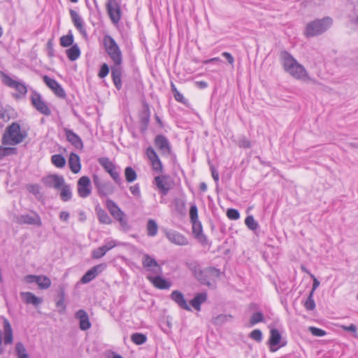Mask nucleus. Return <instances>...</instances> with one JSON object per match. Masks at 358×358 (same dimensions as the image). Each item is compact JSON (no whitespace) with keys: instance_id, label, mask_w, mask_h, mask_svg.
<instances>
[{"instance_id":"f257e3e1","label":"nucleus","mask_w":358,"mask_h":358,"mask_svg":"<svg viewBox=\"0 0 358 358\" xmlns=\"http://www.w3.org/2000/svg\"><path fill=\"white\" fill-rule=\"evenodd\" d=\"M103 44L106 52L113 62L110 69L113 83L117 90H120L122 88L121 78L123 72L122 51L115 39L110 35L103 36Z\"/></svg>"},{"instance_id":"f03ea898","label":"nucleus","mask_w":358,"mask_h":358,"mask_svg":"<svg viewBox=\"0 0 358 358\" xmlns=\"http://www.w3.org/2000/svg\"><path fill=\"white\" fill-rule=\"evenodd\" d=\"M280 56L285 72L296 80H308L310 79L304 66L299 64L288 52L282 51Z\"/></svg>"},{"instance_id":"7ed1b4c3","label":"nucleus","mask_w":358,"mask_h":358,"mask_svg":"<svg viewBox=\"0 0 358 358\" xmlns=\"http://www.w3.org/2000/svg\"><path fill=\"white\" fill-rule=\"evenodd\" d=\"M26 136L25 132L21 131L20 125L13 122L6 129L1 138V143L3 145L14 146L22 143Z\"/></svg>"},{"instance_id":"20e7f679","label":"nucleus","mask_w":358,"mask_h":358,"mask_svg":"<svg viewBox=\"0 0 358 358\" xmlns=\"http://www.w3.org/2000/svg\"><path fill=\"white\" fill-rule=\"evenodd\" d=\"M332 24L330 17L314 20L308 23L306 27L304 34L306 37H314L325 32Z\"/></svg>"},{"instance_id":"39448f33","label":"nucleus","mask_w":358,"mask_h":358,"mask_svg":"<svg viewBox=\"0 0 358 358\" xmlns=\"http://www.w3.org/2000/svg\"><path fill=\"white\" fill-rule=\"evenodd\" d=\"M106 207L110 215L119 222L122 227H127V220L125 213L119 208V206L111 199H107L106 202Z\"/></svg>"},{"instance_id":"423d86ee","label":"nucleus","mask_w":358,"mask_h":358,"mask_svg":"<svg viewBox=\"0 0 358 358\" xmlns=\"http://www.w3.org/2000/svg\"><path fill=\"white\" fill-rule=\"evenodd\" d=\"M106 10L110 19L114 24H117L121 19L120 6L117 0H108Z\"/></svg>"},{"instance_id":"0eeeda50","label":"nucleus","mask_w":358,"mask_h":358,"mask_svg":"<svg viewBox=\"0 0 358 358\" xmlns=\"http://www.w3.org/2000/svg\"><path fill=\"white\" fill-rule=\"evenodd\" d=\"M31 103L34 107L41 113L49 116L51 115V110L43 100L40 94L36 92H34L31 96Z\"/></svg>"},{"instance_id":"6e6552de","label":"nucleus","mask_w":358,"mask_h":358,"mask_svg":"<svg viewBox=\"0 0 358 358\" xmlns=\"http://www.w3.org/2000/svg\"><path fill=\"white\" fill-rule=\"evenodd\" d=\"M93 182L100 196H107L113 192L112 185L108 182L103 181L98 176H93Z\"/></svg>"},{"instance_id":"1a4fd4ad","label":"nucleus","mask_w":358,"mask_h":358,"mask_svg":"<svg viewBox=\"0 0 358 358\" xmlns=\"http://www.w3.org/2000/svg\"><path fill=\"white\" fill-rule=\"evenodd\" d=\"M77 191L81 198H86L91 194V181L88 176H84L79 178L77 184Z\"/></svg>"},{"instance_id":"9d476101","label":"nucleus","mask_w":358,"mask_h":358,"mask_svg":"<svg viewBox=\"0 0 358 358\" xmlns=\"http://www.w3.org/2000/svg\"><path fill=\"white\" fill-rule=\"evenodd\" d=\"M43 80L57 96L62 99L66 98V94L64 90L56 80L45 75L43 77Z\"/></svg>"},{"instance_id":"9b49d317","label":"nucleus","mask_w":358,"mask_h":358,"mask_svg":"<svg viewBox=\"0 0 358 358\" xmlns=\"http://www.w3.org/2000/svg\"><path fill=\"white\" fill-rule=\"evenodd\" d=\"M155 184L163 195H166L172 188V182L167 175L156 176L154 179Z\"/></svg>"},{"instance_id":"f8f14e48","label":"nucleus","mask_w":358,"mask_h":358,"mask_svg":"<svg viewBox=\"0 0 358 358\" xmlns=\"http://www.w3.org/2000/svg\"><path fill=\"white\" fill-rule=\"evenodd\" d=\"M145 154L151 163L153 171L157 173H162L163 172V165L153 148L148 147L146 149Z\"/></svg>"},{"instance_id":"ddd939ff","label":"nucleus","mask_w":358,"mask_h":358,"mask_svg":"<svg viewBox=\"0 0 358 358\" xmlns=\"http://www.w3.org/2000/svg\"><path fill=\"white\" fill-rule=\"evenodd\" d=\"M2 78V82L6 85L15 89L20 94L24 95L27 92V87L24 84L13 80L9 76L3 72L0 73Z\"/></svg>"},{"instance_id":"4468645a","label":"nucleus","mask_w":358,"mask_h":358,"mask_svg":"<svg viewBox=\"0 0 358 358\" xmlns=\"http://www.w3.org/2000/svg\"><path fill=\"white\" fill-rule=\"evenodd\" d=\"M142 264L143 267L146 268L148 271H150L155 274L162 275V267L158 264L154 258L151 257L148 254H145L143 255Z\"/></svg>"},{"instance_id":"2eb2a0df","label":"nucleus","mask_w":358,"mask_h":358,"mask_svg":"<svg viewBox=\"0 0 358 358\" xmlns=\"http://www.w3.org/2000/svg\"><path fill=\"white\" fill-rule=\"evenodd\" d=\"M64 178L59 175H50L43 178V184L48 187H53L56 189L64 185Z\"/></svg>"},{"instance_id":"dca6fc26","label":"nucleus","mask_w":358,"mask_h":358,"mask_svg":"<svg viewBox=\"0 0 358 358\" xmlns=\"http://www.w3.org/2000/svg\"><path fill=\"white\" fill-rule=\"evenodd\" d=\"M155 145L162 155H169L171 149L168 139L163 135H157L155 138Z\"/></svg>"},{"instance_id":"f3484780","label":"nucleus","mask_w":358,"mask_h":358,"mask_svg":"<svg viewBox=\"0 0 358 358\" xmlns=\"http://www.w3.org/2000/svg\"><path fill=\"white\" fill-rule=\"evenodd\" d=\"M105 264H101L96 265L86 272V273L82 277L81 282L83 283H87L94 279L100 273H101L106 268Z\"/></svg>"},{"instance_id":"a211bd4d","label":"nucleus","mask_w":358,"mask_h":358,"mask_svg":"<svg viewBox=\"0 0 358 358\" xmlns=\"http://www.w3.org/2000/svg\"><path fill=\"white\" fill-rule=\"evenodd\" d=\"M19 224H27L40 227L42 224L40 216L34 213L32 215H22L17 218Z\"/></svg>"},{"instance_id":"6ab92c4d","label":"nucleus","mask_w":358,"mask_h":358,"mask_svg":"<svg viewBox=\"0 0 358 358\" xmlns=\"http://www.w3.org/2000/svg\"><path fill=\"white\" fill-rule=\"evenodd\" d=\"M166 236L170 242L176 245H187L189 243L185 236L176 231L171 230L166 231Z\"/></svg>"},{"instance_id":"aec40b11","label":"nucleus","mask_w":358,"mask_h":358,"mask_svg":"<svg viewBox=\"0 0 358 358\" xmlns=\"http://www.w3.org/2000/svg\"><path fill=\"white\" fill-rule=\"evenodd\" d=\"M192 233L198 241L203 245L208 243L207 237L203 234L202 225L199 221L192 222Z\"/></svg>"},{"instance_id":"412c9836","label":"nucleus","mask_w":358,"mask_h":358,"mask_svg":"<svg viewBox=\"0 0 358 358\" xmlns=\"http://www.w3.org/2000/svg\"><path fill=\"white\" fill-rule=\"evenodd\" d=\"M171 299L181 308L190 311L191 308L187 304L182 293L178 290L173 291L170 296Z\"/></svg>"},{"instance_id":"4be33fe9","label":"nucleus","mask_w":358,"mask_h":358,"mask_svg":"<svg viewBox=\"0 0 358 358\" xmlns=\"http://www.w3.org/2000/svg\"><path fill=\"white\" fill-rule=\"evenodd\" d=\"M64 133L68 141H69L72 145H73L78 150L83 149V143L82 139L78 135L69 129H64Z\"/></svg>"},{"instance_id":"5701e85b","label":"nucleus","mask_w":358,"mask_h":358,"mask_svg":"<svg viewBox=\"0 0 358 358\" xmlns=\"http://www.w3.org/2000/svg\"><path fill=\"white\" fill-rule=\"evenodd\" d=\"M75 317L79 320V327L83 331L89 329L91 327V323L87 313L84 310H79L76 313Z\"/></svg>"},{"instance_id":"b1692460","label":"nucleus","mask_w":358,"mask_h":358,"mask_svg":"<svg viewBox=\"0 0 358 358\" xmlns=\"http://www.w3.org/2000/svg\"><path fill=\"white\" fill-rule=\"evenodd\" d=\"M147 278L155 287L160 289H167L171 286V282L163 278L161 275L155 277L149 275Z\"/></svg>"},{"instance_id":"393cba45","label":"nucleus","mask_w":358,"mask_h":358,"mask_svg":"<svg viewBox=\"0 0 358 358\" xmlns=\"http://www.w3.org/2000/svg\"><path fill=\"white\" fill-rule=\"evenodd\" d=\"M70 15L74 26L84 37H87V34L84 27L83 19L80 17L78 13L73 10H70Z\"/></svg>"},{"instance_id":"a878e982","label":"nucleus","mask_w":358,"mask_h":358,"mask_svg":"<svg viewBox=\"0 0 358 358\" xmlns=\"http://www.w3.org/2000/svg\"><path fill=\"white\" fill-rule=\"evenodd\" d=\"M3 342L5 345H10L13 341V332L8 319L3 317Z\"/></svg>"},{"instance_id":"bb28decb","label":"nucleus","mask_w":358,"mask_h":358,"mask_svg":"<svg viewBox=\"0 0 358 358\" xmlns=\"http://www.w3.org/2000/svg\"><path fill=\"white\" fill-rule=\"evenodd\" d=\"M20 295L24 302L27 304H32L35 306H37L43 301L41 298L37 297L30 292H21Z\"/></svg>"},{"instance_id":"cd10ccee","label":"nucleus","mask_w":358,"mask_h":358,"mask_svg":"<svg viewBox=\"0 0 358 358\" xmlns=\"http://www.w3.org/2000/svg\"><path fill=\"white\" fill-rule=\"evenodd\" d=\"M69 166L73 173H78L81 169L80 157L76 153H71L69 159Z\"/></svg>"},{"instance_id":"c85d7f7f","label":"nucleus","mask_w":358,"mask_h":358,"mask_svg":"<svg viewBox=\"0 0 358 358\" xmlns=\"http://www.w3.org/2000/svg\"><path fill=\"white\" fill-rule=\"evenodd\" d=\"M281 340V335L279 331L276 329H272L270 331V338H269V345H270V350L271 352H275L278 348H274L275 345H278Z\"/></svg>"},{"instance_id":"c756f323","label":"nucleus","mask_w":358,"mask_h":358,"mask_svg":"<svg viewBox=\"0 0 358 358\" xmlns=\"http://www.w3.org/2000/svg\"><path fill=\"white\" fill-rule=\"evenodd\" d=\"M29 278H35L36 282L41 289H46L51 285V281L50 278L45 275H29Z\"/></svg>"},{"instance_id":"7c9ffc66","label":"nucleus","mask_w":358,"mask_h":358,"mask_svg":"<svg viewBox=\"0 0 358 358\" xmlns=\"http://www.w3.org/2000/svg\"><path fill=\"white\" fill-rule=\"evenodd\" d=\"M207 299V294L206 293L196 294L194 297L190 301L191 306L199 311L201 310V305Z\"/></svg>"},{"instance_id":"2f4dec72","label":"nucleus","mask_w":358,"mask_h":358,"mask_svg":"<svg viewBox=\"0 0 358 358\" xmlns=\"http://www.w3.org/2000/svg\"><path fill=\"white\" fill-rule=\"evenodd\" d=\"M95 211L99 222L104 224H110L112 223L111 218L109 217L107 213L99 206H96L95 207Z\"/></svg>"},{"instance_id":"473e14b6","label":"nucleus","mask_w":358,"mask_h":358,"mask_svg":"<svg viewBox=\"0 0 358 358\" xmlns=\"http://www.w3.org/2000/svg\"><path fill=\"white\" fill-rule=\"evenodd\" d=\"M203 272L207 273L210 275L217 278L220 274V270L214 268V267H210L205 270V271H200L199 274L196 275V278L203 283V284H208L209 285V282L206 280V279L203 278L201 275H203Z\"/></svg>"},{"instance_id":"72a5a7b5","label":"nucleus","mask_w":358,"mask_h":358,"mask_svg":"<svg viewBox=\"0 0 358 358\" xmlns=\"http://www.w3.org/2000/svg\"><path fill=\"white\" fill-rule=\"evenodd\" d=\"M59 189L60 190V197L62 201H68L71 199L72 192L69 185H67L64 182V185H62Z\"/></svg>"},{"instance_id":"f704fd0d","label":"nucleus","mask_w":358,"mask_h":358,"mask_svg":"<svg viewBox=\"0 0 358 358\" xmlns=\"http://www.w3.org/2000/svg\"><path fill=\"white\" fill-rule=\"evenodd\" d=\"M80 55V51L77 44L73 45L69 49L66 50V55L71 61L76 60Z\"/></svg>"},{"instance_id":"c9c22d12","label":"nucleus","mask_w":358,"mask_h":358,"mask_svg":"<svg viewBox=\"0 0 358 358\" xmlns=\"http://www.w3.org/2000/svg\"><path fill=\"white\" fill-rule=\"evenodd\" d=\"M17 150L14 147H3L0 145V161L5 157L17 155Z\"/></svg>"},{"instance_id":"e433bc0d","label":"nucleus","mask_w":358,"mask_h":358,"mask_svg":"<svg viewBox=\"0 0 358 358\" xmlns=\"http://www.w3.org/2000/svg\"><path fill=\"white\" fill-rule=\"evenodd\" d=\"M15 351L17 358H29L27 349L21 342L16 343Z\"/></svg>"},{"instance_id":"4c0bfd02","label":"nucleus","mask_w":358,"mask_h":358,"mask_svg":"<svg viewBox=\"0 0 358 358\" xmlns=\"http://www.w3.org/2000/svg\"><path fill=\"white\" fill-rule=\"evenodd\" d=\"M147 231L149 236H155L158 231V225L155 220L150 219L147 223Z\"/></svg>"},{"instance_id":"58836bf2","label":"nucleus","mask_w":358,"mask_h":358,"mask_svg":"<svg viewBox=\"0 0 358 358\" xmlns=\"http://www.w3.org/2000/svg\"><path fill=\"white\" fill-rule=\"evenodd\" d=\"M51 162L57 168H63L66 165V159L62 155H53Z\"/></svg>"},{"instance_id":"ea45409f","label":"nucleus","mask_w":358,"mask_h":358,"mask_svg":"<svg viewBox=\"0 0 358 358\" xmlns=\"http://www.w3.org/2000/svg\"><path fill=\"white\" fill-rule=\"evenodd\" d=\"M106 172L110 176V177L117 184L120 185L121 183L122 180L120 176V171L116 166H114V168L110 169Z\"/></svg>"},{"instance_id":"a19ab883","label":"nucleus","mask_w":358,"mask_h":358,"mask_svg":"<svg viewBox=\"0 0 358 358\" xmlns=\"http://www.w3.org/2000/svg\"><path fill=\"white\" fill-rule=\"evenodd\" d=\"M98 162L106 171L111 168H114V166H115V164L108 157H100L98 159Z\"/></svg>"},{"instance_id":"79ce46f5","label":"nucleus","mask_w":358,"mask_h":358,"mask_svg":"<svg viewBox=\"0 0 358 358\" xmlns=\"http://www.w3.org/2000/svg\"><path fill=\"white\" fill-rule=\"evenodd\" d=\"M124 175H125L126 180L128 182H131L134 181L137 178L136 171L131 166H128L125 169Z\"/></svg>"},{"instance_id":"37998d69","label":"nucleus","mask_w":358,"mask_h":358,"mask_svg":"<svg viewBox=\"0 0 358 358\" xmlns=\"http://www.w3.org/2000/svg\"><path fill=\"white\" fill-rule=\"evenodd\" d=\"M131 339L135 344L142 345L146 342L147 337L143 334L134 333L131 335Z\"/></svg>"},{"instance_id":"c03bdc74","label":"nucleus","mask_w":358,"mask_h":358,"mask_svg":"<svg viewBox=\"0 0 358 358\" xmlns=\"http://www.w3.org/2000/svg\"><path fill=\"white\" fill-rule=\"evenodd\" d=\"M73 43V36L70 33L67 35L62 36L60 38V45L63 47L71 46Z\"/></svg>"},{"instance_id":"a18cd8bd","label":"nucleus","mask_w":358,"mask_h":358,"mask_svg":"<svg viewBox=\"0 0 358 358\" xmlns=\"http://www.w3.org/2000/svg\"><path fill=\"white\" fill-rule=\"evenodd\" d=\"M107 252L108 250L106 249V248L102 245L92 251V257L96 259H100L103 257Z\"/></svg>"},{"instance_id":"49530a36","label":"nucleus","mask_w":358,"mask_h":358,"mask_svg":"<svg viewBox=\"0 0 358 358\" xmlns=\"http://www.w3.org/2000/svg\"><path fill=\"white\" fill-rule=\"evenodd\" d=\"M245 225L251 230H256L259 224L252 215H248L245 220Z\"/></svg>"},{"instance_id":"de8ad7c7","label":"nucleus","mask_w":358,"mask_h":358,"mask_svg":"<svg viewBox=\"0 0 358 358\" xmlns=\"http://www.w3.org/2000/svg\"><path fill=\"white\" fill-rule=\"evenodd\" d=\"M313 295L314 294H313V292H310L308 299L304 303V307L308 310H313L315 308V303L313 299Z\"/></svg>"},{"instance_id":"09e8293b","label":"nucleus","mask_w":358,"mask_h":358,"mask_svg":"<svg viewBox=\"0 0 358 358\" xmlns=\"http://www.w3.org/2000/svg\"><path fill=\"white\" fill-rule=\"evenodd\" d=\"M231 318L232 316L230 315H220L214 318V323L218 325H221Z\"/></svg>"},{"instance_id":"8fccbe9b","label":"nucleus","mask_w":358,"mask_h":358,"mask_svg":"<svg viewBox=\"0 0 358 358\" xmlns=\"http://www.w3.org/2000/svg\"><path fill=\"white\" fill-rule=\"evenodd\" d=\"M264 320V315L260 312H257L252 314L250 318V324L251 325H254L258 322H262Z\"/></svg>"},{"instance_id":"3c124183","label":"nucleus","mask_w":358,"mask_h":358,"mask_svg":"<svg viewBox=\"0 0 358 358\" xmlns=\"http://www.w3.org/2000/svg\"><path fill=\"white\" fill-rule=\"evenodd\" d=\"M227 216L230 220H236L240 217V213L236 209L229 208L227 211Z\"/></svg>"},{"instance_id":"603ef678","label":"nucleus","mask_w":358,"mask_h":358,"mask_svg":"<svg viewBox=\"0 0 358 358\" xmlns=\"http://www.w3.org/2000/svg\"><path fill=\"white\" fill-rule=\"evenodd\" d=\"M110 71V68L108 65L106 63L103 64L101 66L100 71L98 73V76L100 78H103L106 77Z\"/></svg>"},{"instance_id":"864d4df0","label":"nucleus","mask_w":358,"mask_h":358,"mask_svg":"<svg viewBox=\"0 0 358 358\" xmlns=\"http://www.w3.org/2000/svg\"><path fill=\"white\" fill-rule=\"evenodd\" d=\"M189 217L191 222H196L198 220V210L196 205H192L189 209Z\"/></svg>"},{"instance_id":"5fc2aeb1","label":"nucleus","mask_w":358,"mask_h":358,"mask_svg":"<svg viewBox=\"0 0 358 358\" xmlns=\"http://www.w3.org/2000/svg\"><path fill=\"white\" fill-rule=\"evenodd\" d=\"M57 306L61 308L62 309L59 310L60 313H64L66 310V305L64 303V291L61 292V299L57 301Z\"/></svg>"},{"instance_id":"6e6d98bb","label":"nucleus","mask_w":358,"mask_h":358,"mask_svg":"<svg viewBox=\"0 0 358 358\" xmlns=\"http://www.w3.org/2000/svg\"><path fill=\"white\" fill-rule=\"evenodd\" d=\"M250 336L251 338L257 342H260L262 340V333L259 329L253 330L250 333Z\"/></svg>"},{"instance_id":"4d7b16f0","label":"nucleus","mask_w":358,"mask_h":358,"mask_svg":"<svg viewBox=\"0 0 358 358\" xmlns=\"http://www.w3.org/2000/svg\"><path fill=\"white\" fill-rule=\"evenodd\" d=\"M309 330L311 332V334L315 336H324V335H326L325 331L317 327H310L309 328Z\"/></svg>"},{"instance_id":"13d9d810","label":"nucleus","mask_w":358,"mask_h":358,"mask_svg":"<svg viewBox=\"0 0 358 358\" xmlns=\"http://www.w3.org/2000/svg\"><path fill=\"white\" fill-rule=\"evenodd\" d=\"M238 146L243 148H250L251 146L250 142L245 137H242L238 141Z\"/></svg>"},{"instance_id":"bf43d9fd","label":"nucleus","mask_w":358,"mask_h":358,"mask_svg":"<svg viewBox=\"0 0 358 358\" xmlns=\"http://www.w3.org/2000/svg\"><path fill=\"white\" fill-rule=\"evenodd\" d=\"M129 190L134 196L138 198L141 197V190L138 184H135L134 185L131 186L129 187Z\"/></svg>"},{"instance_id":"052dcab7","label":"nucleus","mask_w":358,"mask_h":358,"mask_svg":"<svg viewBox=\"0 0 358 358\" xmlns=\"http://www.w3.org/2000/svg\"><path fill=\"white\" fill-rule=\"evenodd\" d=\"M27 188L31 193L35 195L40 192L39 186L38 185H29Z\"/></svg>"},{"instance_id":"680f3d73","label":"nucleus","mask_w":358,"mask_h":358,"mask_svg":"<svg viewBox=\"0 0 358 358\" xmlns=\"http://www.w3.org/2000/svg\"><path fill=\"white\" fill-rule=\"evenodd\" d=\"M222 55L227 59V60L228 61V62L230 64H231V65L234 64V59L233 56L229 52H224L222 53Z\"/></svg>"},{"instance_id":"e2e57ef3","label":"nucleus","mask_w":358,"mask_h":358,"mask_svg":"<svg viewBox=\"0 0 358 358\" xmlns=\"http://www.w3.org/2000/svg\"><path fill=\"white\" fill-rule=\"evenodd\" d=\"M311 277L313 278V287L310 292H313V294H314V292L315 289L319 287L320 282L319 280L312 274H310Z\"/></svg>"},{"instance_id":"0e129e2a","label":"nucleus","mask_w":358,"mask_h":358,"mask_svg":"<svg viewBox=\"0 0 358 358\" xmlns=\"http://www.w3.org/2000/svg\"><path fill=\"white\" fill-rule=\"evenodd\" d=\"M211 174L212 177L214 179L215 182H217L219 180V173L215 169V167L211 166L210 167Z\"/></svg>"},{"instance_id":"69168bd1","label":"nucleus","mask_w":358,"mask_h":358,"mask_svg":"<svg viewBox=\"0 0 358 358\" xmlns=\"http://www.w3.org/2000/svg\"><path fill=\"white\" fill-rule=\"evenodd\" d=\"M174 97H175L176 101H178L179 102H181V103H185V97L179 92H175Z\"/></svg>"},{"instance_id":"338daca9","label":"nucleus","mask_w":358,"mask_h":358,"mask_svg":"<svg viewBox=\"0 0 358 358\" xmlns=\"http://www.w3.org/2000/svg\"><path fill=\"white\" fill-rule=\"evenodd\" d=\"M103 246L106 248V249L109 251L110 250L113 249L116 246V243L114 241H109L107 243H106Z\"/></svg>"},{"instance_id":"774afa93","label":"nucleus","mask_w":358,"mask_h":358,"mask_svg":"<svg viewBox=\"0 0 358 358\" xmlns=\"http://www.w3.org/2000/svg\"><path fill=\"white\" fill-rule=\"evenodd\" d=\"M59 218L63 221H67L69 218V213L66 211H62L59 214Z\"/></svg>"}]
</instances>
